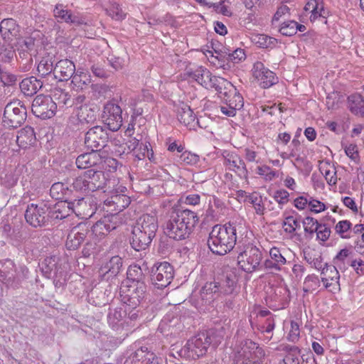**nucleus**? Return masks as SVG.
<instances>
[{
  "label": "nucleus",
  "instance_id": "obj_1",
  "mask_svg": "<svg viewBox=\"0 0 364 364\" xmlns=\"http://www.w3.org/2000/svg\"><path fill=\"white\" fill-rule=\"evenodd\" d=\"M245 233L247 227L243 220L215 225L209 234L208 247L213 254L225 255L234 248L237 237Z\"/></svg>",
  "mask_w": 364,
  "mask_h": 364
},
{
  "label": "nucleus",
  "instance_id": "obj_2",
  "mask_svg": "<svg viewBox=\"0 0 364 364\" xmlns=\"http://www.w3.org/2000/svg\"><path fill=\"white\" fill-rule=\"evenodd\" d=\"M198 221L199 217L194 211L178 210L172 213L166 222L164 232L176 240H185L192 234Z\"/></svg>",
  "mask_w": 364,
  "mask_h": 364
},
{
  "label": "nucleus",
  "instance_id": "obj_3",
  "mask_svg": "<svg viewBox=\"0 0 364 364\" xmlns=\"http://www.w3.org/2000/svg\"><path fill=\"white\" fill-rule=\"evenodd\" d=\"M222 338L213 332H203L189 339L176 353L181 357L197 359L205 355L210 346L216 348Z\"/></svg>",
  "mask_w": 364,
  "mask_h": 364
},
{
  "label": "nucleus",
  "instance_id": "obj_4",
  "mask_svg": "<svg viewBox=\"0 0 364 364\" xmlns=\"http://www.w3.org/2000/svg\"><path fill=\"white\" fill-rule=\"evenodd\" d=\"M262 253L252 244L243 247L237 255V264L241 269L247 273L262 269Z\"/></svg>",
  "mask_w": 364,
  "mask_h": 364
},
{
  "label": "nucleus",
  "instance_id": "obj_5",
  "mask_svg": "<svg viewBox=\"0 0 364 364\" xmlns=\"http://www.w3.org/2000/svg\"><path fill=\"white\" fill-rule=\"evenodd\" d=\"M26 119V109L20 101L8 103L4 108L3 124L9 128L20 127Z\"/></svg>",
  "mask_w": 364,
  "mask_h": 364
},
{
  "label": "nucleus",
  "instance_id": "obj_6",
  "mask_svg": "<svg viewBox=\"0 0 364 364\" xmlns=\"http://www.w3.org/2000/svg\"><path fill=\"white\" fill-rule=\"evenodd\" d=\"M146 286L145 283H134L120 288L122 301L129 308L137 307L144 299Z\"/></svg>",
  "mask_w": 364,
  "mask_h": 364
},
{
  "label": "nucleus",
  "instance_id": "obj_7",
  "mask_svg": "<svg viewBox=\"0 0 364 364\" xmlns=\"http://www.w3.org/2000/svg\"><path fill=\"white\" fill-rule=\"evenodd\" d=\"M174 277V269L167 262L156 263L151 269V280L152 284L158 289L168 287Z\"/></svg>",
  "mask_w": 364,
  "mask_h": 364
},
{
  "label": "nucleus",
  "instance_id": "obj_8",
  "mask_svg": "<svg viewBox=\"0 0 364 364\" xmlns=\"http://www.w3.org/2000/svg\"><path fill=\"white\" fill-rule=\"evenodd\" d=\"M264 350L255 342L246 339L241 342L240 349L237 350V357L244 364H255L264 357Z\"/></svg>",
  "mask_w": 364,
  "mask_h": 364
},
{
  "label": "nucleus",
  "instance_id": "obj_9",
  "mask_svg": "<svg viewBox=\"0 0 364 364\" xmlns=\"http://www.w3.org/2000/svg\"><path fill=\"white\" fill-rule=\"evenodd\" d=\"M191 78L196 80L198 84L208 90H215L217 92L221 90V87L225 82V79L216 77L205 68L198 67L193 71L188 72Z\"/></svg>",
  "mask_w": 364,
  "mask_h": 364
},
{
  "label": "nucleus",
  "instance_id": "obj_10",
  "mask_svg": "<svg viewBox=\"0 0 364 364\" xmlns=\"http://www.w3.org/2000/svg\"><path fill=\"white\" fill-rule=\"evenodd\" d=\"M50 208L44 203H31L25 212V219L31 226L37 228L46 224L50 218Z\"/></svg>",
  "mask_w": 364,
  "mask_h": 364
},
{
  "label": "nucleus",
  "instance_id": "obj_11",
  "mask_svg": "<svg viewBox=\"0 0 364 364\" xmlns=\"http://www.w3.org/2000/svg\"><path fill=\"white\" fill-rule=\"evenodd\" d=\"M108 139L106 129L95 126L86 132L84 143L87 149L99 153L106 146Z\"/></svg>",
  "mask_w": 364,
  "mask_h": 364
},
{
  "label": "nucleus",
  "instance_id": "obj_12",
  "mask_svg": "<svg viewBox=\"0 0 364 364\" xmlns=\"http://www.w3.org/2000/svg\"><path fill=\"white\" fill-rule=\"evenodd\" d=\"M31 108L33 113L36 117L48 119L55 115L57 105L52 97L39 95L34 98Z\"/></svg>",
  "mask_w": 364,
  "mask_h": 364
},
{
  "label": "nucleus",
  "instance_id": "obj_13",
  "mask_svg": "<svg viewBox=\"0 0 364 364\" xmlns=\"http://www.w3.org/2000/svg\"><path fill=\"white\" fill-rule=\"evenodd\" d=\"M122 113L121 107L114 102H109L105 105L102 119L109 130L116 132L122 127Z\"/></svg>",
  "mask_w": 364,
  "mask_h": 364
},
{
  "label": "nucleus",
  "instance_id": "obj_14",
  "mask_svg": "<svg viewBox=\"0 0 364 364\" xmlns=\"http://www.w3.org/2000/svg\"><path fill=\"white\" fill-rule=\"evenodd\" d=\"M218 96L225 101L230 107L235 110H239L244 105L243 97L237 92L236 87L227 80L217 92Z\"/></svg>",
  "mask_w": 364,
  "mask_h": 364
},
{
  "label": "nucleus",
  "instance_id": "obj_15",
  "mask_svg": "<svg viewBox=\"0 0 364 364\" xmlns=\"http://www.w3.org/2000/svg\"><path fill=\"white\" fill-rule=\"evenodd\" d=\"M223 165L230 171L235 172L240 178H247L248 171L244 161L236 153L224 151Z\"/></svg>",
  "mask_w": 364,
  "mask_h": 364
},
{
  "label": "nucleus",
  "instance_id": "obj_16",
  "mask_svg": "<svg viewBox=\"0 0 364 364\" xmlns=\"http://www.w3.org/2000/svg\"><path fill=\"white\" fill-rule=\"evenodd\" d=\"M90 233L89 227L85 223H80L73 227L69 232L66 240V247L68 250H77L85 241Z\"/></svg>",
  "mask_w": 364,
  "mask_h": 364
},
{
  "label": "nucleus",
  "instance_id": "obj_17",
  "mask_svg": "<svg viewBox=\"0 0 364 364\" xmlns=\"http://www.w3.org/2000/svg\"><path fill=\"white\" fill-rule=\"evenodd\" d=\"M338 268L333 265L325 264V267L321 270V282L324 287L332 293L339 291L340 288V274Z\"/></svg>",
  "mask_w": 364,
  "mask_h": 364
},
{
  "label": "nucleus",
  "instance_id": "obj_18",
  "mask_svg": "<svg viewBox=\"0 0 364 364\" xmlns=\"http://www.w3.org/2000/svg\"><path fill=\"white\" fill-rule=\"evenodd\" d=\"M252 74L263 88H269L278 81L276 75L266 68L262 62L257 61L254 63Z\"/></svg>",
  "mask_w": 364,
  "mask_h": 364
},
{
  "label": "nucleus",
  "instance_id": "obj_19",
  "mask_svg": "<svg viewBox=\"0 0 364 364\" xmlns=\"http://www.w3.org/2000/svg\"><path fill=\"white\" fill-rule=\"evenodd\" d=\"M53 15L58 19V21H64L75 26L87 24L85 17L78 14H73L70 10L66 9L65 6L62 4L55 5L53 9Z\"/></svg>",
  "mask_w": 364,
  "mask_h": 364
},
{
  "label": "nucleus",
  "instance_id": "obj_20",
  "mask_svg": "<svg viewBox=\"0 0 364 364\" xmlns=\"http://www.w3.org/2000/svg\"><path fill=\"white\" fill-rule=\"evenodd\" d=\"M75 73V65L73 61L64 59L58 61L54 67L53 79L66 81L70 79Z\"/></svg>",
  "mask_w": 364,
  "mask_h": 364
},
{
  "label": "nucleus",
  "instance_id": "obj_21",
  "mask_svg": "<svg viewBox=\"0 0 364 364\" xmlns=\"http://www.w3.org/2000/svg\"><path fill=\"white\" fill-rule=\"evenodd\" d=\"M220 294V284L217 282H207L202 287L197 299V305L199 308L210 304L214 300L215 294Z\"/></svg>",
  "mask_w": 364,
  "mask_h": 364
},
{
  "label": "nucleus",
  "instance_id": "obj_22",
  "mask_svg": "<svg viewBox=\"0 0 364 364\" xmlns=\"http://www.w3.org/2000/svg\"><path fill=\"white\" fill-rule=\"evenodd\" d=\"M132 237L131 245L136 251L145 250L151 244L154 236L147 235L146 232L141 231L135 227L132 229Z\"/></svg>",
  "mask_w": 364,
  "mask_h": 364
},
{
  "label": "nucleus",
  "instance_id": "obj_23",
  "mask_svg": "<svg viewBox=\"0 0 364 364\" xmlns=\"http://www.w3.org/2000/svg\"><path fill=\"white\" fill-rule=\"evenodd\" d=\"M102 162L100 153L92 151L79 155L75 161L76 166L80 169L90 168L100 165Z\"/></svg>",
  "mask_w": 364,
  "mask_h": 364
},
{
  "label": "nucleus",
  "instance_id": "obj_24",
  "mask_svg": "<svg viewBox=\"0 0 364 364\" xmlns=\"http://www.w3.org/2000/svg\"><path fill=\"white\" fill-rule=\"evenodd\" d=\"M130 203L131 200L129 196L117 193H112L110 197L105 200V205L109 208L111 211H115L117 213L128 207Z\"/></svg>",
  "mask_w": 364,
  "mask_h": 364
},
{
  "label": "nucleus",
  "instance_id": "obj_25",
  "mask_svg": "<svg viewBox=\"0 0 364 364\" xmlns=\"http://www.w3.org/2000/svg\"><path fill=\"white\" fill-rule=\"evenodd\" d=\"M181 326V323L178 317L173 316L171 314H167L161 321L159 330L166 336L169 334L175 336L180 331Z\"/></svg>",
  "mask_w": 364,
  "mask_h": 364
},
{
  "label": "nucleus",
  "instance_id": "obj_26",
  "mask_svg": "<svg viewBox=\"0 0 364 364\" xmlns=\"http://www.w3.org/2000/svg\"><path fill=\"white\" fill-rule=\"evenodd\" d=\"M141 231L146 232L147 235L154 237L158 230V221L155 215L150 214H144L141 215L137 220L136 224L134 226Z\"/></svg>",
  "mask_w": 364,
  "mask_h": 364
},
{
  "label": "nucleus",
  "instance_id": "obj_27",
  "mask_svg": "<svg viewBox=\"0 0 364 364\" xmlns=\"http://www.w3.org/2000/svg\"><path fill=\"white\" fill-rule=\"evenodd\" d=\"M122 267V258L119 256H114L102 264L100 269V273L103 277L107 275V278L115 277L120 272Z\"/></svg>",
  "mask_w": 364,
  "mask_h": 364
},
{
  "label": "nucleus",
  "instance_id": "obj_28",
  "mask_svg": "<svg viewBox=\"0 0 364 364\" xmlns=\"http://www.w3.org/2000/svg\"><path fill=\"white\" fill-rule=\"evenodd\" d=\"M87 178L88 191H95L96 190L103 188L106 184L107 178L104 172L101 171H95L94 169H89L86 171Z\"/></svg>",
  "mask_w": 364,
  "mask_h": 364
},
{
  "label": "nucleus",
  "instance_id": "obj_29",
  "mask_svg": "<svg viewBox=\"0 0 364 364\" xmlns=\"http://www.w3.org/2000/svg\"><path fill=\"white\" fill-rule=\"evenodd\" d=\"M35 41L32 38H26L18 43V53L22 60L27 63L33 61L32 56L36 55Z\"/></svg>",
  "mask_w": 364,
  "mask_h": 364
},
{
  "label": "nucleus",
  "instance_id": "obj_30",
  "mask_svg": "<svg viewBox=\"0 0 364 364\" xmlns=\"http://www.w3.org/2000/svg\"><path fill=\"white\" fill-rule=\"evenodd\" d=\"M43 82L35 77L23 79L19 85L21 92L26 96L35 95L43 86Z\"/></svg>",
  "mask_w": 364,
  "mask_h": 364
},
{
  "label": "nucleus",
  "instance_id": "obj_31",
  "mask_svg": "<svg viewBox=\"0 0 364 364\" xmlns=\"http://www.w3.org/2000/svg\"><path fill=\"white\" fill-rule=\"evenodd\" d=\"M36 139L34 129L31 127L26 126L18 132L16 142L21 148L26 149L33 144Z\"/></svg>",
  "mask_w": 364,
  "mask_h": 364
},
{
  "label": "nucleus",
  "instance_id": "obj_32",
  "mask_svg": "<svg viewBox=\"0 0 364 364\" xmlns=\"http://www.w3.org/2000/svg\"><path fill=\"white\" fill-rule=\"evenodd\" d=\"M304 10L311 13V21H314L318 17L325 18L327 14L324 9L322 0H307Z\"/></svg>",
  "mask_w": 364,
  "mask_h": 364
},
{
  "label": "nucleus",
  "instance_id": "obj_33",
  "mask_svg": "<svg viewBox=\"0 0 364 364\" xmlns=\"http://www.w3.org/2000/svg\"><path fill=\"white\" fill-rule=\"evenodd\" d=\"M351 255L352 251L349 249L345 248L340 250V252L333 258V266L341 270H345L348 266L351 265V262L353 261Z\"/></svg>",
  "mask_w": 364,
  "mask_h": 364
},
{
  "label": "nucleus",
  "instance_id": "obj_34",
  "mask_svg": "<svg viewBox=\"0 0 364 364\" xmlns=\"http://www.w3.org/2000/svg\"><path fill=\"white\" fill-rule=\"evenodd\" d=\"M177 117L181 123L186 126L191 125L196 119V115L190 106L182 103L177 109Z\"/></svg>",
  "mask_w": 364,
  "mask_h": 364
},
{
  "label": "nucleus",
  "instance_id": "obj_35",
  "mask_svg": "<svg viewBox=\"0 0 364 364\" xmlns=\"http://www.w3.org/2000/svg\"><path fill=\"white\" fill-rule=\"evenodd\" d=\"M0 33L5 40H10L17 35V25L13 18H6L0 23Z\"/></svg>",
  "mask_w": 364,
  "mask_h": 364
},
{
  "label": "nucleus",
  "instance_id": "obj_36",
  "mask_svg": "<svg viewBox=\"0 0 364 364\" xmlns=\"http://www.w3.org/2000/svg\"><path fill=\"white\" fill-rule=\"evenodd\" d=\"M75 114L78 121L82 124L92 122L96 119L95 110L87 105L77 107Z\"/></svg>",
  "mask_w": 364,
  "mask_h": 364
},
{
  "label": "nucleus",
  "instance_id": "obj_37",
  "mask_svg": "<svg viewBox=\"0 0 364 364\" xmlns=\"http://www.w3.org/2000/svg\"><path fill=\"white\" fill-rule=\"evenodd\" d=\"M71 78L73 88L77 90H85L91 85L90 76L83 72L77 70Z\"/></svg>",
  "mask_w": 364,
  "mask_h": 364
},
{
  "label": "nucleus",
  "instance_id": "obj_38",
  "mask_svg": "<svg viewBox=\"0 0 364 364\" xmlns=\"http://www.w3.org/2000/svg\"><path fill=\"white\" fill-rule=\"evenodd\" d=\"M50 218L63 219L72 213L70 204L68 201H59L55 203L53 210H50Z\"/></svg>",
  "mask_w": 364,
  "mask_h": 364
},
{
  "label": "nucleus",
  "instance_id": "obj_39",
  "mask_svg": "<svg viewBox=\"0 0 364 364\" xmlns=\"http://www.w3.org/2000/svg\"><path fill=\"white\" fill-rule=\"evenodd\" d=\"M350 110L356 115L364 116V100L359 94H353L348 97Z\"/></svg>",
  "mask_w": 364,
  "mask_h": 364
},
{
  "label": "nucleus",
  "instance_id": "obj_40",
  "mask_svg": "<svg viewBox=\"0 0 364 364\" xmlns=\"http://www.w3.org/2000/svg\"><path fill=\"white\" fill-rule=\"evenodd\" d=\"M37 70L42 77H51L53 79L54 66L52 58H43L38 65Z\"/></svg>",
  "mask_w": 364,
  "mask_h": 364
},
{
  "label": "nucleus",
  "instance_id": "obj_41",
  "mask_svg": "<svg viewBox=\"0 0 364 364\" xmlns=\"http://www.w3.org/2000/svg\"><path fill=\"white\" fill-rule=\"evenodd\" d=\"M52 98L55 101L56 105L63 108L73 106V100L71 95L68 92H65L61 89L55 90L53 92Z\"/></svg>",
  "mask_w": 364,
  "mask_h": 364
},
{
  "label": "nucleus",
  "instance_id": "obj_42",
  "mask_svg": "<svg viewBox=\"0 0 364 364\" xmlns=\"http://www.w3.org/2000/svg\"><path fill=\"white\" fill-rule=\"evenodd\" d=\"M301 217L298 214L285 217L282 223L284 230L288 233H294L297 229L301 228Z\"/></svg>",
  "mask_w": 364,
  "mask_h": 364
},
{
  "label": "nucleus",
  "instance_id": "obj_43",
  "mask_svg": "<svg viewBox=\"0 0 364 364\" xmlns=\"http://www.w3.org/2000/svg\"><path fill=\"white\" fill-rule=\"evenodd\" d=\"M128 280L134 283H144V274L140 266L138 264H132L129 267L127 272Z\"/></svg>",
  "mask_w": 364,
  "mask_h": 364
},
{
  "label": "nucleus",
  "instance_id": "obj_44",
  "mask_svg": "<svg viewBox=\"0 0 364 364\" xmlns=\"http://www.w3.org/2000/svg\"><path fill=\"white\" fill-rule=\"evenodd\" d=\"M246 200L253 205L257 215H264L265 208L262 203V198L258 193H249L246 196Z\"/></svg>",
  "mask_w": 364,
  "mask_h": 364
},
{
  "label": "nucleus",
  "instance_id": "obj_45",
  "mask_svg": "<svg viewBox=\"0 0 364 364\" xmlns=\"http://www.w3.org/2000/svg\"><path fill=\"white\" fill-rule=\"evenodd\" d=\"M127 312V309L122 310V308L109 309V311L107 315V321L112 328H115L116 326L122 320L123 317Z\"/></svg>",
  "mask_w": 364,
  "mask_h": 364
},
{
  "label": "nucleus",
  "instance_id": "obj_46",
  "mask_svg": "<svg viewBox=\"0 0 364 364\" xmlns=\"http://www.w3.org/2000/svg\"><path fill=\"white\" fill-rule=\"evenodd\" d=\"M42 271L50 277L52 273L54 276H57L58 274V268L57 266V257H46L42 262L41 264Z\"/></svg>",
  "mask_w": 364,
  "mask_h": 364
},
{
  "label": "nucleus",
  "instance_id": "obj_47",
  "mask_svg": "<svg viewBox=\"0 0 364 364\" xmlns=\"http://www.w3.org/2000/svg\"><path fill=\"white\" fill-rule=\"evenodd\" d=\"M252 41L259 48H267L272 47L277 43L274 38L269 37L264 34L253 35L251 38Z\"/></svg>",
  "mask_w": 364,
  "mask_h": 364
},
{
  "label": "nucleus",
  "instance_id": "obj_48",
  "mask_svg": "<svg viewBox=\"0 0 364 364\" xmlns=\"http://www.w3.org/2000/svg\"><path fill=\"white\" fill-rule=\"evenodd\" d=\"M320 171L330 186H333L336 183L337 177L336 168L329 163L322 164L320 168Z\"/></svg>",
  "mask_w": 364,
  "mask_h": 364
},
{
  "label": "nucleus",
  "instance_id": "obj_49",
  "mask_svg": "<svg viewBox=\"0 0 364 364\" xmlns=\"http://www.w3.org/2000/svg\"><path fill=\"white\" fill-rule=\"evenodd\" d=\"M235 278L231 275H227L225 281L223 285H220V294L226 296L236 295L235 293Z\"/></svg>",
  "mask_w": 364,
  "mask_h": 364
},
{
  "label": "nucleus",
  "instance_id": "obj_50",
  "mask_svg": "<svg viewBox=\"0 0 364 364\" xmlns=\"http://www.w3.org/2000/svg\"><path fill=\"white\" fill-rule=\"evenodd\" d=\"M109 231L106 227V225L105 223H103V220L101 219L100 220L95 223L90 231V235L93 236V237L95 239V240H100L101 238H102L104 236L107 235Z\"/></svg>",
  "mask_w": 364,
  "mask_h": 364
},
{
  "label": "nucleus",
  "instance_id": "obj_51",
  "mask_svg": "<svg viewBox=\"0 0 364 364\" xmlns=\"http://www.w3.org/2000/svg\"><path fill=\"white\" fill-rule=\"evenodd\" d=\"M102 220L109 232L116 229L122 223L121 215L117 213L105 215Z\"/></svg>",
  "mask_w": 364,
  "mask_h": 364
},
{
  "label": "nucleus",
  "instance_id": "obj_52",
  "mask_svg": "<svg viewBox=\"0 0 364 364\" xmlns=\"http://www.w3.org/2000/svg\"><path fill=\"white\" fill-rule=\"evenodd\" d=\"M72 213H74L77 216H82V218L89 215L85 212V208L87 207L86 201L84 198L74 200L73 201L68 202Z\"/></svg>",
  "mask_w": 364,
  "mask_h": 364
},
{
  "label": "nucleus",
  "instance_id": "obj_53",
  "mask_svg": "<svg viewBox=\"0 0 364 364\" xmlns=\"http://www.w3.org/2000/svg\"><path fill=\"white\" fill-rule=\"evenodd\" d=\"M304 258L311 267L318 270H322L323 268V259L321 255L307 252L305 253Z\"/></svg>",
  "mask_w": 364,
  "mask_h": 364
},
{
  "label": "nucleus",
  "instance_id": "obj_54",
  "mask_svg": "<svg viewBox=\"0 0 364 364\" xmlns=\"http://www.w3.org/2000/svg\"><path fill=\"white\" fill-rule=\"evenodd\" d=\"M150 144H140L139 148L134 151V155L138 160L144 159L147 157L149 160H151L154 156L152 149H149V146Z\"/></svg>",
  "mask_w": 364,
  "mask_h": 364
},
{
  "label": "nucleus",
  "instance_id": "obj_55",
  "mask_svg": "<svg viewBox=\"0 0 364 364\" xmlns=\"http://www.w3.org/2000/svg\"><path fill=\"white\" fill-rule=\"evenodd\" d=\"M302 223L304 225L305 232L309 233L311 235H312L317 231V229L321 224L318 222L317 220L309 216L306 217L303 220Z\"/></svg>",
  "mask_w": 364,
  "mask_h": 364
},
{
  "label": "nucleus",
  "instance_id": "obj_56",
  "mask_svg": "<svg viewBox=\"0 0 364 364\" xmlns=\"http://www.w3.org/2000/svg\"><path fill=\"white\" fill-rule=\"evenodd\" d=\"M351 223L349 220H345L339 221L335 227L336 232L343 238L350 237L348 232L351 228Z\"/></svg>",
  "mask_w": 364,
  "mask_h": 364
},
{
  "label": "nucleus",
  "instance_id": "obj_57",
  "mask_svg": "<svg viewBox=\"0 0 364 364\" xmlns=\"http://www.w3.org/2000/svg\"><path fill=\"white\" fill-rule=\"evenodd\" d=\"M304 285V291H313L319 287L320 280L316 275H309L306 277Z\"/></svg>",
  "mask_w": 364,
  "mask_h": 364
},
{
  "label": "nucleus",
  "instance_id": "obj_58",
  "mask_svg": "<svg viewBox=\"0 0 364 364\" xmlns=\"http://www.w3.org/2000/svg\"><path fill=\"white\" fill-rule=\"evenodd\" d=\"M223 53L228 55V59L234 63H239L246 57L244 50L241 48H237L234 50L227 48Z\"/></svg>",
  "mask_w": 364,
  "mask_h": 364
},
{
  "label": "nucleus",
  "instance_id": "obj_59",
  "mask_svg": "<svg viewBox=\"0 0 364 364\" xmlns=\"http://www.w3.org/2000/svg\"><path fill=\"white\" fill-rule=\"evenodd\" d=\"M181 162L188 165H195L199 161V156L188 151H183L179 156Z\"/></svg>",
  "mask_w": 364,
  "mask_h": 364
},
{
  "label": "nucleus",
  "instance_id": "obj_60",
  "mask_svg": "<svg viewBox=\"0 0 364 364\" xmlns=\"http://www.w3.org/2000/svg\"><path fill=\"white\" fill-rule=\"evenodd\" d=\"M86 176V171H85L82 175H80L73 179L72 186L75 190L81 191H88V186H87V178Z\"/></svg>",
  "mask_w": 364,
  "mask_h": 364
},
{
  "label": "nucleus",
  "instance_id": "obj_61",
  "mask_svg": "<svg viewBox=\"0 0 364 364\" xmlns=\"http://www.w3.org/2000/svg\"><path fill=\"white\" fill-rule=\"evenodd\" d=\"M107 14L112 18L116 21L123 20L126 16V14L117 4H112L107 10Z\"/></svg>",
  "mask_w": 364,
  "mask_h": 364
},
{
  "label": "nucleus",
  "instance_id": "obj_62",
  "mask_svg": "<svg viewBox=\"0 0 364 364\" xmlns=\"http://www.w3.org/2000/svg\"><path fill=\"white\" fill-rule=\"evenodd\" d=\"M65 191V188L62 183H55L50 189V196L56 200L63 198Z\"/></svg>",
  "mask_w": 364,
  "mask_h": 364
},
{
  "label": "nucleus",
  "instance_id": "obj_63",
  "mask_svg": "<svg viewBox=\"0 0 364 364\" xmlns=\"http://www.w3.org/2000/svg\"><path fill=\"white\" fill-rule=\"evenodd\" d=\"M296 21H290L287 22H284L282 24V26L279 29V32L283 35L286 36H291L296 34Z\"/></svg>",
  "mask_w": 364,
  "mask_h": 364
},
{
  "label": "nucleus",
  "instance_id": "obj_64",
  "mask_svg": "<svg viewBox=\"0 0 364 364\" xmlns=\"http://www.w3.org/2000/svg\"><path fill=\"white\" fill-rule=\"evenodd\" d=\"M269 257L270 259L279 263L282 266H284L287 262L285 257L282 255L281 251L277 247H274L270 249Z\"/></svg>",
  "mask_w": 364,
  "mask_h": 364
}]
</instances>
